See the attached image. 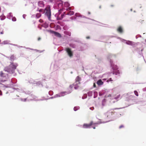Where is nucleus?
<instances>
[{"instance_id": "nucleus-22", "label": "nucleus", "mask_w": 146, "mask_h": 146, "mask_svg": "<svg viewBox=\"0 0 146 146\" xmlns=\"http://www.w3.org/2000/svg\"><path fill=\"white\" fill-rule=\"evenodd\" d=\"M4 73L2 72H1V73L0 74V75L1 77H4Z\"/></svg>"}, {"instance_id": "nucleus-19", "label": "nucleus", "mask_w": 146, "mask_h": 146, "mask_svg": "<svg viewBox=\"0 0 146 146\" xmlns=\"http://www.w3.org/2000/svg\"><path fill=\"white\" fill-rule=\"evenodd\" d=\"M79 109V107H75L74 108V110L75 111H76Z\"/></svg>"}, {"instance_id": "nucleus-7", "label": "nucleus", "mask_w": 146, "mask_h": 146, "mask_svg": "<svg viewBox=\"0 0 146 146\" xmlns=\"http://www.w3.org/2000/svg\"><path fill=\"white\" fill-rule=\"evenodd\" d=\"M81 80V78L79 76H78L76 79V84L80 85V81Z\"/></svg>"}, {"instance_id": "nucleus-41", "label": "nucleus", "mask_w": 146, "mask_h": 146, "mask_svg": "<svg viewBox=\"0 0 146 146\" xmlns=\"http://www.w3.org/2000/svg\"><path fill=\"white\" fill-rule=\"evenodd\" d=\"M111 6L112 7H113L114 6V5H111Z\"/></svg>"}, {"instance_id": "nucleus-16", "label": "nucleus", "mask_w": 146, "mask_h": 146, "mask_svg": "<svg viewBox=\"0 0 146 146\" xmlns=\"http://www.w3.org/2000/svg\"><path fill=\"white\" fill-rule=\"evenodd\" d=\"M64 33L66 35H68L69 36H70L71 35V33L70 32H68L67 31H65L64 32Z\"/></svg>"}, {"instance_id": "nucleus-44", "label": "nucleus", "mask_w": 146, "mask_h": 146, "mask_svg": "<svg viewBox=\"0 0 146 146\" xmlns=\"http://www.w3.org/2000/svg\"><path fill=\"white\" fill-rule=\"evenodd\" d=\"M1 42V40H0V42Z\"/></svg>"}, {"instance_id": "nucleus-43", "label": "nucleus", "mask_w": 146, "mask_h": 146, "mask_svg": "<svg viewBox=\"0 0 146 146\" xmlns=\"http://www.w3.org/2000/svg\"><path fill=\"white\" fill-rule=\"evenodd\" d=\"M145 42H146V39L145 40Z\"/></svg>"}, {"instance_id": "nucleus-23", "label": "nucleus", "mask_w": 146, "mask_h": 146, "mask_svg": "<svg viewBox=\"0 0 146 146\" xmlns=\"http://www.w3.org/2000/svg\"><path fill=\"white\" fill-rule=\"evenodd\" d=\"M12 20L13 21H15L16 20V19L15 17H14L12 18Z\"/></svg>"}, {"instance_id": "nucleus-40", "label": "nucleus", "mask_w": 146, "mask_h": 146, "mask_svg": "<svg viewBox=\"0 0 146 146\" xmlns=\"http://www.w3.org/2000/svg\"><path fill=\"white\" fill-rule=\"evenodd\" d=\"M65 5H68V6H69V5L67 3H66Z\"/></svg>"}, {"instance_id": "nucleus-15", "label": "nucleus", "mask_w": 146, "mask_h": 146, "mask_svg": "<svg viewBox=\"0 0 146 146\" xmlns=\"http://www.w3.org/2000/svg\"><path fill=\"white\" fill-rule=\"evenodd\" d=\"M48 24L46 23H45L42 25V26L45 27V28L47 27H48Z\"/></svg>"}, {"instance_id": "nucleus-2", "label": "nucleus", "mask_w": 146, "mask_h": 146, "mask_svg": "<svg viewBox=\"0 0 146 146\" xmlns=\"http://www.w3.org/2000/svg\"><path fill=\"white\" fill-rule=\"evenodd\" d=\"M97 124V123H94L93 121H91L89 124L84 123L83 125V127L84 128H89L92 125Z\"/></svg>"}, {"instance_id": "nucleus-30", "label": "nucleus", "mask_w": 146, "mask_h": 146, "mask_svg": "<svg viewBox=\"0 0 146 146\" xmlns=\"http://www.w3.org/2000/svg\"><path fill=\"white\" fill-rule=\"evenodd\" d=\"M88 94L89 95H91L92 94V92H89L88 93Z\"/></svg>"}, {"instance_id": "nucleus-10", "label": "nucleus", "mask_w": 146, "mask_h": 146, "mask_svg": "<svg viewBox=\"0 0 146 146\" xmlns=\"http://www.w3.org/2000/svg\"><path fill=\"white\" fill-rule=\"evenodd\" d=\"M117 108H115L113 110H112L111 111H109L108 112V117L109 115L110 116L114 114L115 112L114 111V110H115L116 109H117Z\"/></svg>"}, {"instance_id": "nucleus-39", "label": "nucleus", "mask_w": 146, "mask_h": 146, "mask_svg": "<svg viewBox=\"0 0 146 146\" xmlns=\"http://www.w3.org/2000/svg\"><path fill=\"white\" fill-rule=\"evenodd\" d=\"M88 14L90 15V14H91V13L90 12H88Z\"/></svg>"}, {"instance_id": "nucleus-4", "label": "nucleus", "mask_w": 146, "mask_h": 146, "mask_svg": "<svg viewBox=\"0 0 146 146\" xmlns=\"http://www.w3.org/2000/svg\"><path fill=\"white\" fill-rule=\"evenodd\" d=\"M17 66V64H14L13 63H12L9 65V68L8 69L9 71H10L13 69H16Z\"/></svg>"}, {"instance_id": "nucleus-24", "label": "nucleus", "mask_w": 146, "mask_h": 146, "mask_svg": "<svg viewBox=\"0 0 146 146\" xmlns=\"http://www.w3.org/2000/svg\"><path fill=\"white\" fill-rule=\"evenodd\" d=\"M3 34V30L0 29V34Z\"/></svg>"}, {"instance_id": "nucleus-17", "label": "nucleus", "mask_w": 146, "mask_h": 146, "mask_svg": "<svg viewBox=\"0 0 146 146\" xmlns=\"http://www.w3.org/2000/svg\"><path fill=\"white\" fill-rule=\"evenodd\" d=\"M5 17L4 16H0V20H3L5 19Z\"/></svg>"}, {"instance_id": "nucleus-32", "label": "nucleus", "mask_w": 146, "mask_h": 146, "mask_svg": "<svg viewBox=\"0 0 146 146\" xmlns=\"http://www.w3.org/2000/svg\"><path fill=\"white\" fill-rule=\"evenodd\" d=\"M90 109L91 110H93L94 109V108L93 107H92V108H90Z\"/></svg>"}, {"instance_id": "nucleus-29", "label": "nucleus", "mask_w": 146, "mask_h": 146, "mask_svg": "<svg viewBox=\"0 0 146 146\" xmlns=\"http://www.w3.org/2000/svg\"><path fill=\"white\" fill-rule=\"evenodd\" d=\"M43 10V9H40L39 10V12H42Z\"/></svg>"}, {"instance_id": "nucleus-34", "label": "nucleus", "mask_w": 146, "mask_h": 146, "mask_svg": "<svg viewBox=\"0 0 146 146\" xmlns=\"http://www.w3.org/2000/svg\"><path fill=\"white\" fill-rule=\"evenodd\" d=\"M41 39V38L40 37H38V40L39 41Z\"/></svg>"}, {"instance_id": "nucleus-20", "label": "nucleus", "mask_w": 146, "mask_h": 146, "mask_svg": "<svg viewBox=\"0 0 146 146\" xmlns=\"http://www.w3.org/2000/svg\"><path fill=\"white\" fill-rule=\"evenodd\" d=\"M134 93L136 96H138L139 94L137 91H134Z\"/></svg>"}, {"instance_id": "nucleus-13", "label": "nucleus", "mask_w": 146, "mask_h": 146, "mask_svg": "<svg viewBox=\"0 0 146 146\" xmlns=\"http://www.w3.org/2000/svg\"><path fill=\"white\" fill-rule=\"evenodd\" d=\"M41 16V14L40 13H37L36 15V17L37 18H39Z\"/></svg>"}, {"instance_id": "nucleus-14", "label": "nucleus", "mask_w": 146, "mask_h": 146, "mask_svg": "<svg viewBox=\"0 0 146 146\" xmlns=\"http://www.w3.org/2000/svg\"><path fill=\"white\" fill-rule=\"evenodd\" d=\"M15 59V56L14 55H11L10 58V60L11 61H13Z\"/></svg>"}, {"instance_id": "nucleus-11", "label": "nucleus", "mask_w": 146, "mask_h": 146, "mask_svg": "<svg viewBox=\"0 0 146 146\" xmlns=\"http://www.w3.org/2000/svg\"><path fill=\"white\" fill-rule=\"evenodd\" d=\"M97 84L98 85H101L103 84V82L101 80H99L97 82Z\"/></svg>"}, {"instance_id": "nucleus-21", "label": "nucleus", "mask_w": 146, "mask_h": 146, "mask_svg": "<svg viewBox=\"0 0 146 146\" xmlns=\"http://www.w3.org/2000/svg\"><path fill=\"white\" fill-rule=\"evenodd\" d=\"M111 95L110 94H107L105 96L106 98H108L109 97H111Z\"/></svg>"}, {"instance_id": "nucleus-33", "label": "nucleus", "mask_w": 146, "mask_h": 146, "mask_svg": "<svg viewBox=\"0 0 146 146\" xmlns=\"http://www.w3.org/2000/svg\"><path fill=\"white\" fill-rule=\"evenodd\" d=\"M56 96H57V97H60L61 95H58V94H57L56 95Z\"/></svg>"}, {"instance_id": "nucleus-36", "label": "nucleus", "mask_w": 146, "mask_h": 146, "mask_svg": "<svg viewBox=\"0 0 146 146\" xmlns=\"http://www.w3.org/2000/svg\"><path fill=\"white\" fill-rule=\"evenodd\" d=\"M86 38L87 39H89L90 37L89 36H88L86 37Z\"/></svg>"}, {"instance_id": "nucleus-38", "label": "nucleus", "mask_w": 146, "mask_h": 146, "mask_svg": "<svg viewBox=\"0 0 146 146\" xmlns=\"http://www.w3.org/2000/svg\"><path fill=\"white\" fill-rule=\"evenodd\" d=\"M68 9L69 10H71V8L70 7H69Z\"/></svg>"}, {"instance_id": "nucleus-27", "label": "nucleus", "mask_w": 146, "mask_h": 146, "mask_svg": "<svg viewBox=\"0 0 146 146\" xmlns=\"http://www.w3.org/2000/svg\"><path fill=\"white\" fill-rule=\"evenodd\" d=\"M124 127V126L123 125H120V126L119 127V129H121V128H123V127Z\"/></svg>"}, {"instance_id": "nucleus-8", "label": "nucleus", "mask_w": 146, "mask_h": 146, "mask_svg": "<svg viewBox=\"0 0 146 146\" xmlns=\"http://www.w3.org/2000/svg\"><path fill=\"white\" fill-rule=\"evenodd\" d=\"M117 31L119 33H122L123 32L122 27L121 26H119L117 29Z\"/></svg>"}, {"instance_id": "nucleus-5", "label": "nucleus", "mask_w": 146, "mask_h": 146, "mask_svg": "<svg viewBox=\"0 0 146 146\" xmlns=\"http://www.w3.org/2000/svg\"><path fill=\"white\" fill-rule=\"evenodd\" d=\"M66 50L70 57H71L73 56V52L70 48H67L66 49Z\"/></svg>"}, {"instance_id": "nucleus-3", "label": "nucleus", "mask_w": 146, "mask_h": 146, "mask_svg": "<svg viewBox=\"0 0 146 146\" xmlns=\"http://www.w3.org/2000/svg\"><path fill=\"white\" fill-rule=\"evenodd\" d=\"M74 14V12L73 11H70L69 12H68L67 13H64V14H62L61 15V18H59V20L62 19L63 18L65 17L67 15H72Z\"/></svg>"}, {"instance_id": "nucleus-6", "label": "nucleus", "mask_w": 146, "mask_h": 146, "mask_svg": "<svg viewBox=\"0 0 146 146\" xmlns=\"http://www.w3.org/2000/svg\"><path fill=\"white\" fill-rule=\"evenodd\" d=\"M50 32L52 33H54V35H55L57 36H58L59 37H61V35L58 32H55L53 31H51V30H50Z\"/></svg>"}, {"instance_id": "nucleus-28", "label": "nucleus", "mask_w": 146, "mask_h": 146, "mask_svg": "<svg viewBox=\"0 0 146 146\" xmlns=\"http://www.w3.org/2000/svg\"><path fill=\"white\" fill-rule=\"evenodd\" d=\"M113 80H112L111 78H110L108 80H107V82L112 81Z\"/></svg>"}, {"instance_id": "nucleus-9", "label": "nucleus", "mask_w": 146, "mask_h": 146, "mask_svg": "<svg viewBox=\"0 0 146 146\" xmlns=\"http://www.w3.org/2000/svg\"><path fill=\"white\" fill-rule=\"evenodd\" d=\"M38 5L40 7H44V5L43 1H40L38 2Z\"/></svg>"}, {"instance_id": "nucleus-25", "label": "nucleus", "mask_w": 146, "mask_h": 146, "mask_svg": "<svg viewBox=\"0 0 146 146\" xmlns=\"http://www.w3.org/2000/svg\"><path fill=\"white\" fill-rule=\"evenodd\" d=\"M79 87V85H78L77 86H75L74 87V88L75 89H77Z\"/></svg>"}, {"instance_id": "nucleus-37", "label": "nucleus", "mask_w": 146, "mask_h": 146, "mask_svg": "<svg viewBox=\"0 0 146 146\" xmlns=\"http://www.w3.org/2000/svg\"><path fill=\"white\" fill-rule=\"evenodd\" d=\"M92 127H93V128L94 129H95V126H92Z\"/></svg>"}, {"instance_id": "nucleus-31", "label": "nucleus", "mask_w": 146, "mask_h": 146, "mask_svg": "<svg viewBox=\"0 0 146 146\" xmlns=\"http://www.w3.org/2000/svg\"><path fill=\"white\" fill-rule=\"evenodd\" d=\"M2 95V92L1 91V90H0V96Z\"/></svg>"}, {"instance_id": "nucleus-42", "label": "nucleus", "mask_w": 146, "mask_h": 146, "mask_svg": "<svg viewBox=\"0 0 146 146\" xmlns=\"http://www.w3.org/2000/svg\"><path fill=\"white\" fill-rule=\"evenodd\" d=\"M120 96V95H119V96H118V97H119V96Z\"/></svg>"}, {"instance_id": "nucleus-12", "label": "nucleus", "mask_w": 146, "mask_h": 146, "mask_svg": "<svg viewBox=\"0 0 146 146\" xmlns=\"http://www.w3.org/2000/svg\"><path fill=\"white\" fill-rule=\"evenodd\" d=\"M126 43L127 44L132 45L133 44V42L131 41H128L126 42Z\"/></svg>"}, {"instance_id": "nucleus-1", "label": "nucleus", "mask_w": 146, "mask_h": 146, "mask_svg": "<svg viewBox=\"0 0 146 146\" xmlns=\"http://www.w3.org/2000/svg\"><path fill=\"white\" fill-rule=\"evenodd\" d=\"M45 15L48 17L49 20H50L51 16L50 7L48 6L46 8L44 11Z\"/></svg>"}, {"instance_id": "nucleus-18", "label": "nucleus", "mask_w": 146, "mask_h": 146, "mask_svg": "<svg viewBox=\"0 0 146 146\" xmlns=\"http://www.w3.org/2000/svg\"><path fill=\"white\" fill-rule=\"evenodd\" d=\"M9 41L7 40L4 41L2 42V44H9Z\"/></svg>"}, {"instance_id": "nucleus-35", "label": "nucleus", "mask_w": 146, "mask_h": 146, "mask_svg": "<svg viewBox=\"0 0 146 146\" xmlns=\"http://www.w3.org/2000/svg\"><path fill=\"white\" fill-rule=\"evenodd\" d=\"M94 87H96V84H95V83H94Z\"/></svg>"}, {"instance_id": "nucleus-26", "label": "nucleus", "mask_w": 146, "mask_h": 146, "mask_svg": "<svg viewBox=\"0 0 146 146\" xmlns=\"http://www.w3.org/2000/svg\"><path fill=\"white\" fill-rule=\"evenodd\" d=\"M39 21L41 23H42L43 22V20L41 19H40L39 20Z\"/></svg>"}]
</instances>
